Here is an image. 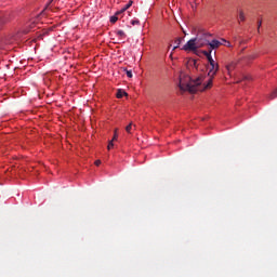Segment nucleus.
<instances>
[{
  "instance_id": "obj_1",
  "label": "nucleus",
  "mask_w": 277,
  "mask_h": 277,
  "mask_svg": "<svg viewBox=\"0 0 277 277\" xmlns=\"http://www.w3.org/2000/svg\"><path fill=\"white\" fill-rule=\"evenodd\" d=\"M202 85V77H198L196 80H192L189 76L184 74L180 75L179 88L182 92H190V94H196V92H202L205 87Z\"/></svg>"
},
{
  "instance_id": "obj_2",
  "label": "nucleus",
  "mask_w": 277,
  "mask_h": 277,
  "mask_svg": "<svg viewBox=\"0 0 277 277\" xmlns=\"http://www.w3.org/2000/svg\"><path fill=\"white\" fill-rule=\"evenodd\" d=\"M207 70L209 79L207 83H203V90H209L213 85V79L220 70V64H217L215 60L210 58V61H208Z\"/></svg>"
},
{
  "instance_id": "obj_3",
  "label": "nucleus",
  "mask_w": 277,
  "mask_h": 277,
  "mask_svg": "<svg viewBox=\"0 0 277 277\" xmlns=\"http://www.w3.org/2000/svg\"><path fill=\"white\" fill-rule=\"evenodd\" d=\"M200 47H207V41H203V35H197L196 38L187 41L186 44L182 48L183 51H197Z\"/></svg>"
},
{
  "instance_id": "obj_4",
  "label": "nucleus",
  "mask_w": 277,
  "mask_h": 277,
  "mask_svg": "<svg viewBox=\"0 0 277 277\" xmlns=\"http://www.w3.org/2000/svg\"><path fill=\"white\" fill-rule=\"evenodd\" d=\"M209 36H211V35H209L207 32L203 34V42H207L206 47L207 45L210 47V50L213 51L215 49H220V47H222V44H224V43L226 44V47H230V42L226 41L225 39H221V41L217 39H213L212 41H209V40H207L209 38Z\"/></svg>"
},
{
  "instance_id": "obj_5",
  "label": "nucleus",
  "mask_w": 277,
  "mask_h": 277,
  "mask_svg": "<svg viewBox=\"0 0 277 277\" xmlns=\"http://www.w3.org/2000/svg\"><path fill=\"white\" fill-rule=\"evenodd\" d=\"M131 5H133V1H129L126 6H123L120 11H117V15L118 14H124V12H127V10H129V8H131Z\"/></svg>"
},
{
  "instance_id": "obj_6",
  "label": "nucleus",
  "mask_w": 277,
  "mask_h": 277,
  "mask_svg": "<svg viewBox=\"0 0 277 277\" xmlns=\"http://www.w3.org/2000/svg\"><path fill=\"white\" fill-rule=\"evenodd\" d=\"M116 35L118 36V38H121V40H124V38H127V34L124 32V30H117Z\"/></svg>"
},
{
  "instance_id": "obj_7",
  "label": "nucleus",
  "mask_w": 277,
  "mask_h": 277,
  "mask_svg": "<svg viewBox=\"0 0 277 277\" xmlns=\"http://www.w3.org/2000/svg\"><path fill=\"white\" fill-rule=\"evenodd\" d=\"M181 42H183V38L179 37L175 39V47L173 48V51H176V49H179V47H181Z\"/></svg>"
},
{
  "instance_id": "obj_8",
  "label": "nucleus",
  "mask_w": 277,
  "mask_h": 277,
  "mask_svg": "<svg viewBox=\"0 0 277 277\" xmlns=\"http://www.w3.org/2000/svg\"><path fill=\"white\" fill-rule=\"evenodd\" d=\"M212 52H213L212 50H210V51H205V52H203V55L207 57L208 62H210L211 60H213V56H211V53H212Z\"/></svg>"
},
{
  "instance_id": "obj_9",
  "label": "nucleus",
  "mask_w": 277,
  "mask_h": 277,
  "mask_svg": "<svg viewBox=\"0 0 277 277\" xmlns=\"http://www.w3.org/2000/svg\"><path fill=\"white\" fill-rule=\"evenodd\" d=\"M122 96H127V92L119 89L118 92H117V98H122Z\"/></svg>"
},
{
  "instance_id": "obj_10",
  "label": "nucleus",
  "mask_w": 277,
  "mask_h": 277,
  "mask_svg": "<svg viewBox=\"0 0 277 277\" xmlns=\"http://www.w3.org/2000/svg\"><path fill=\"white\" fill-rule=\"evenodd\" d=\"M133 127L135 129V126H133V123H130L129 126L126 127V131L127 133H131V131H133Z\"/></svg>"
},
{
  "instance_id": "obj_11",
  "label": "nucleus",
  "mask_w": 277,
  "mask_h": 277,
  "mask_svg": "<svg viewBox=\"0 0 277 277\" xmlns=\"http://www.w3.org/2000/svg\"><path fill=\"white\" fill-rule=\"evenodd\" d=\"M239 21L241 22L246 21V14L243 13V11L239 12Z\"/></svg>"
},
{
  "instance_id": "obj_12",
  "label": "nucleus",
  "mask_w": 277,
  "mask_h": 277,
  "mask_svg": "<svg viewBox=\"0 0 277 277\" xmlns=\"http://www.w3.org/2000/svg\"><path fill=\"white\" fill-rule=\"evenodd\" d=\"M118 22V15L116 13V15L110 17V23H117Z\"/></svg>"
},
{
  "instance_id": "obj_13",
  "label": "nucleus",
  "mask_w": 277,
  "mask_h": 277,
  "mask_svg": "<svg viewBox=\"0 0 277 277\" xmlns=\"http://www.w3.org/2000/svg\"><path fill=\"white\" fill-rule=\"evenodd\" d=\"M116 140H118V129H115V134L113 136V142H116Z\"/></svg>"
},
{
  "instance_id": "obj_14",
  "label": "nucleus",
  "mask_w": 277,
  "mask_h": 277,
  "mask_svg": "<svg viewBox=\"0 0 277 277\" xmlns=\"http://www.w3.org/2000/svg\"><path fill=\"white\" fill-rule=\"evenodd\" d=\"M107 148L108 150H111V148H114V141H109Z\"/></svg>"
},
{
  "instance_id": "obj_15",
  "label": "nucleus",
  "mask_w": 277,
  "mask_h": 277,
  "mask_svg": "<svg viewBox=\"0 0 277 277\" xmlns=\"http://www.w3.org/2000/svg\"><path fill=\"white\" fill-rule=\"evenodd\" d=\"M277 97V89L271 94V98L274 100Z\"/></svg>"
},
{
  "instance_id": "obj_16",
  "label": "nucleus",
  "mask_w": 277,
  "mask_h": 277,
  "mask_svg": "<svg viewBox=\"0 0 277 277\" xmlns=\"http://www.w3.org/2000/svg\"><path fill=\"white\" fill-rule=\"evenodd\" d=\"M127 77H129V79H131L133 77V72L131 70H127Z\"/></svg>"
},
{
  "instance_id": "obj_17",
  "label": "nucleus",
  "mask_w": 277,
  "mask_h": 277,
  "mask_svg": "<svg viewBox=\"0 0 277 277\" xmlns=\"http://www.w3.org/2000/svg\"><path fill=\"white\" fill-rule=\"evenodd\" d=\"M131 25H140V21L133 19V21L131 22Z\"/></svg>"
},
{
  "instance_id": "obj_18",
  "label": "nucleus",
  "mask_w": 277,
  "mask_h": 277,
  "mask_svg": "<svg viewBox=\"0 0 277 277\" xmlns=\"http://www.w3.org/2000/svg\"><path fill=\"white\" fill-rule=\"evenodd\" d=\"M261 25H263V21L258 22V31H259V29H261Z\"/></svg>"
},
{
  "instance_id": "obj_19",
  "label": "nucleus",
  "mask_w": 277,
  "mask_h": 277,
  "mask_svg": "<svg viewBox=\"0 0 277 277\" xmlns=\"http://www.w3.org/2000/svg\"><path fill=\"white\" fill-rule=\"evenodd\" d=\"M95 166H101V160H96Z\"/></svg>"
},
{
  "instance_id": "obj_20",
  "label": "nucleus",
  "mask_w": 277,
  "mask_h": 277,
  "mask_svg": "<svg viewBox=\"0 0 277 277\" xmlns=\"http://www.w3.org/2000/svg\"><path fill=\"white\" fill-rule=\"evenodd\" d=\"M230 68H233V65L227 66V70H230Z\"/></svg>"
},
{
  "instance_id": "obj_21",
  "label": "nucleus",
  "mask_w": 277,
  "mask_h": 277,
  "mask_svg": "<svg viewBox=\"0 0 277 277\" xmlns=\"http://www.w3.org/2000/svg\"><path fill=\"white\" fill-rule=\"evenodd\" d=\"M245 79H250V76H246Z\"/></svg>"
}]
</instances>
